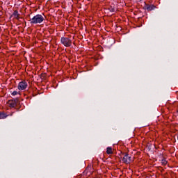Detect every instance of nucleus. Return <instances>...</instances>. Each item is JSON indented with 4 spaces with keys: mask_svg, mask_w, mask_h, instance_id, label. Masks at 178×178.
<instances>
[{
    "mask_svg": "<svg viewBox=\"0 0 178 178\" xmlns=\"http://www.w3.org/2000/svg\"><path fill=\"white\" fill-rule=\"evenodd\" d=\"M17 94H18L17 91H14L12 92L13 96L17 95Z\"/></svg>",
    "mask_w": 178,
    "mask_h": 178,
    "instance_id": "nucleus-12",
    "label": "nucleus"
},
{
    "mask_svg": "<svg viewBox=\"0 0 178 178\" xmlns=\"http://www.w3.org/2000/svg\"><path fill=\"white\" fill-rule=\"evenodd\" d=\"M60 42L64 47H72V40L69 38L62 37L60 38Z\"/></svg>",
    "mask_w": 178,
    "mask_h": 178,
    "instance_id": "nucleus-2",
    "label": "nucleus"
},
{
    "mask_svg": "<svg viewBox=\"0 0 178 178\" xmlns=\"http://www.w3.org/2000/svg\"><path fill=\"white\" fill-rule=\"evenodd\" d=\"M11 16H13L15 19H17V20H20V18L19 17V12L17 10H15Z\"/></svg>",
    "mask_w": 178,
    "mask_h": 178,
    "instance_id": "nucleus-7",
    "label": "nucleus"
},
{
    "mask_svg": "<svg viewBox=\"0 0 178 178\" xmlns=\"http://www.w3.org/2000/svg\"><path fill=\"white\" fill-rule=\"evenodd\" d=\"M145 8L148 12H151V10H154V9H155V6L147 4L145 6Z\"/></svg>",
    "mask_w": 178,
    "mask_h": 178,
    "instance_id": "nucleus-6",
    "label": "nucleus"
},
{
    "mask_svg": "<svg viewBox=\"0 0 178 178\" xmlns=\"http://www.w3.org/2000/svg\"><path fill=\"white\" fill-rule=\"evenodd\" d=\"M122 162L127 164L130 163V162H131V157L129 156V154H126L122 159Z\"/></svg>",
    "mask_w": 178,
    "mask_h": 178,
    "instance_id": "nucleus-5",
    "label": "nucleus"
},
{
    "mask_svg": "<svg viewBox=\"0 0 178 178\" xmlns=\"http://www.w3.org/2000/svg\"><path fill=\"white\" fill-rule=\"evenodd\" d=\"M45 20V16L43 15L38 14L30 19L31 24H41Z\"/></svg>",
    "mask_w": 178,
    "mask_h": 178,
    "instance_id": "nucleus-1",
    "label": "nucleus"
},
{
    "mask_svg": "<svg viewBox=\"0 0 178 178\" xmlns=\"http://www.w3.org/2000/svg\"><path fill=\"white\" fill-rule=\"evenodd\" d=\"M106 154H108V155H111V154H113V152L112 151V147H107Z\"/></svg>",
    "mask_w": 178,
    "mask_h": 178,
    "instance_id": "nucleus-9",
    "label": "nucleus"
},
{
    "mask_svg": "<svg viewBox=\"0 0 178 178\" xmlns=\"http://www.w3.org/2000/svg\"><path fill=\"white\" fill-rule=\"evenodd\" d=\"M161 164L163 165V166H165V165H168V161L165 159H162Z\"/></svg>",
    "mask_w": 178,
    "mask_h": 178,
    "instance_id": "nucleus-10",
    "label": "nucleus"
},
{
    "mask_svg": "<svg viewBox=\"0 0 178 178\" xmlns=\"http://www.w3.org/2000/svg\"><path fill=\"white\" fill-rule=\"evenodd\" d=\"M19 104V99H15L14 100H10L8 102V105L10 108H15Z\"/></svg>",
    "mask_w": 178,
    "mask_h": 178,
    "instance_id": "nucleus-4",
    "label": "nucleus"
},
{
    "mask_svg": "<svg viewBox=\"0 0 178 178\" xmlns=\"http://www.w3.org/2000/svg\"><path fill=\"white\" fill-rule=\"evenodd\" d=\"M109 10H110V12H116V9L115 8H112V7H111L110 8H109Z\"/></svg>",
    "mask_w": 178,
    "mask_h": 178,
    "instance_id": "nucleus-11",
    "label": "nucleus"
},
{
    "mask_svg": "<svg viewBox=\"0 0 178 178\" xmlns=\"http://www.w3.org/2000/svg\"><path fill=\"white\" fill-rule=\"evenodd\" d=\"M17 88L20 91H22V90H26V88H27V82L26 81L19 82L18 84Z\"/></svg>",
    "mask_w": 178,
    "mask_h": 178,
    "instance_id": "nucleus-3",
    "label": "nucleus"
},
{
    "mask_svg": "<svg viewBox=\"0 0 178 178\" xmlns=\"http://www.w3.org/2000/svg\"><path fill=\"white\" fill-rule=\"evenodd\" d=\"M8 115H6V113L3 112H0V119H6L7 117H8Z\"/></svg>",
    "mask_w": 178,
    "mask_h": 178,
    "instance_id": "nucleus-8",
    "label": "nucleus"
}]
</instances>
